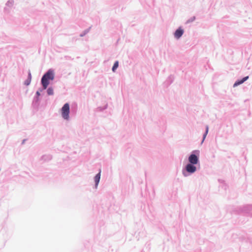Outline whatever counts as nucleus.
I'll list each match as a JSON object with an SVG mask.
<instances>
[{"mask_svg":"<svg viewBox=\"0 0 252 252\" xmlns=\"http://www.w3.org/2000/svg\"><path fill=\"white\" fill-rule=\"evenodd\" d=\"M54 78V72L52 70H49L42 77L41 83L44 89H46L49 84V80H53Z\"/></svg>","mask_w":252,"mask_h":252,"instance_id":"f257e3e1","label":"nucleus"},{"mask_svg":"<svg viewBox=\"0 0 252 252\" xmlns=\"http://www.w3.org/2000/svg\"><path fill=\"white\" fill-rule=\"evenodd\" d=\"M62 115L63 117L66 120H68L69 113V105L68 103H65L62 108Z\"/></svg>","mask_w":252,"mask_h":252,"instance_id":"f03ea898","label":"nucleus"},{"mask_svg":"<svg viewBox=\"0 0 252 252\" xmlns=\"http://www.w3.org/2000/svg\"><path fill=\"white\" fill-rule=\"evenodd\" d=\"M189 161L191 164H196L198 161V158L196 155L191 154L189 158Z\"/></svg>","mask_w":252,"mask_h":252,"instance_id":"7ed1b4c3","label":"nucleus"},{"mask_svg":"<svg viewBox=\"0 0 252 252\" xmlns=\"http://www.w3.org/2000/svg\"><path fill=\"white\" fill-rule=\"evenodd\" d=\"M196 170V168L192 164H188L186 166V170L189 173H193Z\"/></svg>","mask_w":252,"mask_h":252,"instance_id":"20e7f679","label":"nucleus"},{"mask_svg":"<svg viewBox=\"0 0 252 252\" xmlns=\"http://www.w3.org/2000/svg\"><path fill=\"white\" fill-rule=\"evenodd\" d=\"M183 33H184L183 30H182L181 28H179L175 31V32L174 33V36L176 38L179 39L180 37L182 36Z\"/></svg>","mask_w":252,"mask_h":252,"instance_id":"39448f33","label":"nucleus"},{"mask_svg":"<svg viewBox=\"0 0 252 252\" xmlns=\"http://www.w3.org/2000/svg\"><path fill=\"white\" fill-rule=\"evenodd\" d=\"M249 77L248 76H246L244 78H243L242 80H241L240 81H237L234 84V87H236L239 85H240L241 84H242L243 83H244L245 81H246L248 79Z\"/></svg>","mask_w":252,"mask_h":252,"instance_id":"423d86ee","label":"nucleus"},{"mask_svg":"<svg viewBox=\"0 0 252 252\" xmlns=\"http://www.w3.org/2000/svg\"><path fill=\"white\" fill-rule=\"evenodd\" d=\"M100 171L97 174H96L94 177V181L95 182L96 186H97L98 185V184L100 180Z\"/></svg>","mask_w":252,"mask_h":252,"instance_id":"0eeeda50","label":"nucleus"},{"mask_svg":"<svg viewBox=\"0 0 252 252\" xmlns=\"http://www.w3.org/2000/svg\"><path fill=\"white\" fill-rule=\"evenodd\" d=\"M118 65H119V62L118 61H116L114 64V65L112 67V71L113 72H115L116 69L118 68Z\"/></svg>","mask_w":252,"mask_h":252,"instance_id":"6e6552de","label":"nucleus"},{"mask_svg":"<svg viewBox=\"0 0 252 252\" xmlns=\"http://www.w3.org/2000/svg\"><path fill=\"white\" fill-rule=\"evenodd\" d=\"M47 94L48 95H52L54 94L53 89L52 88H49L47 90Z\"/></svg>","mask_w":252,"mask_h":252,"instance_id":"1a4fd4ad","label":"nucleus"},{"mask_svg":"<svg viewBox=\"0 0 252 252\" xmlns=\"http://www.w3.org/2000/svg\"><path fill=\"white\" fill-rule=\"evenodd\" d=\"M31 74L30 73L29 74V78L28 80H27L25 84L26 85H29L31 82Z\"/></svg>","mask_w":252,"mask_h":252,"instance_id":"9d476101","label":"nucleus"},{"mask_svg":"<svg viewBox=\"0 0 252 252\" xmlns=\"http://www.w3.org/2000/svg\"><path fill=\"white\" fill-rule=\"evenodd\" d=\"M208 127L207 126V127H206V131L205 134L204 135V137L206 135L207 133H208Z\"/></svg>","mask_w":252,"mask_h":252,"instance_id":"9b49d317","label":"nucleus"},{"mask_svg":"<svg viewBox=\"0 0 252 252\" xmlns=\"http://www.w3.org/2000/svg\"><path fill=\"white\" fill-rule=\"evenodd\" d=\"M36 94H37L38 95H40V93H39L38 92H36Z\"/></svg>","mask_w":252,"mask_h":252,"instance_id":"f8f14e48","label":"nucleus"}]
</instances>
